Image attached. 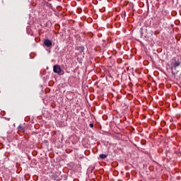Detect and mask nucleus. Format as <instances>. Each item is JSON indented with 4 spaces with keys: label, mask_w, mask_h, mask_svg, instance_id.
Here are the masks:
<instances>
[{
    "label": "nucleus",
    "mask_w": 181,
    "mask_h": 181,
    "mask_svg": "<svg viewBox=\"0 0 181 181\" xmlns=\"http://www.w3.org/2000/svg\"><path fill=\"white\" fill-rule=\"evenodd\" d=\"M89 126L90 127V128H93L94 124H93V123H90V124H89Z\"/></svg>",
    "instance_id": "423d86ee"
},
{
    "label": "nucleus",
    "mask_w": 181,
    "mask_h": 181,
    "mask_svg": "<svg viewBox=\"0 0 181 181\" xmlns=\"http://www.w3.org/2000/svg\"><path fill=\"white\" fill-rule=\"evenodd\" d=\"M53 71L57 74H64V71H63L62 67H60V66L58 64L54 65Z\"/></svg>",
    "instance_id": "f257e3e1"
},
{
    "label": "nucleus",
    "mask_w": 181,
    "mask_h": 181,
    "mask_svg": "<svg viewBox=\"0 0 181 181\" xmlns=\"http://www.w3.org/2000/svg\"><path fill=\"white\" fill-rule=\"evenodd\" d=\"M99 156L100 159H105V158H107V156L105 154H100Z\"/></svg>",
    "instance_id": "39448f33"
},
{
    "label": "nucleus",
    "mask_w": 181,
    "mask_h": 181,
    "mask_svg": "<svg viewBox=\"0 0 181 181\" xmlns=\"http://www.w3.org/2000/svg\"><path fill=\"white\" fill-rule=\"evenodd\" d=\"M76 50H78V52L83 53L84 52V46H78L76 47Z\"/></svg>",
    "instance_id": "20e7f679"
},
{
    "label": "nucleus",
    "mask_w": 181,
    "mask_h": 181,
    "mask_svg": "<svg viewBox=\"0 0 181 181\" xmlns=\"http://www.w3.org/2000/svg\"><path fill=\"white\" fill-rule=\"evenodd\" d=\"M44 45L45 46H46V47H51L52 45H53V43L52 42V40H49V39H45L44 40Z\"/></svg>",
    "instance_id": "7ed1b4c3"
},
{
    "label": "nucleus",
    "mask_w": 181,
    "mask_h": 181,
    "mask_svg": "<svg viewBox=\"0 0 181 181\" xmlns=\"http://www.w3.org/2000/svg\"><path fill=\"white\" fill-rule=\"evenodd\" d=\"M174 63L172 66V69H176V67H179V66H180V60L179 59V58H174Z\"/></svg>",
    "instance_id": "f03ea898"
}]
</instances>
